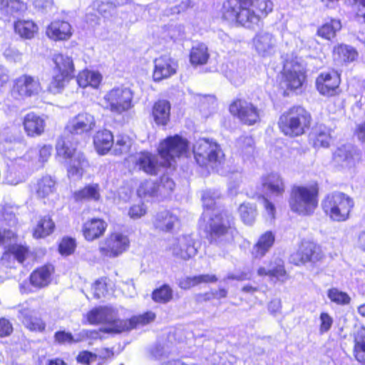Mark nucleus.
I'll return each mask as SVG.
<instances>
[{"label":"nucleus","instance_id":"obj_48","mask_svg":"<svg viewBox=\"0 0 365 365\" xmlns=\"http://www.w3.org/2000/svg\"><path fill=\"white\" fill-rule=\"evenodd\" d=\"M239 213L245 224L252 225L255 221L257 209L252 204L242 203L239 207Z\"/></svg>","mask_w":365,"mask_h":365},{"label":"nucleus","instance_id":"obj_1","mask_svg":"<svg viewBox=\"0 0 365 365\" xmlns=\"http://www.w3.org/2000/svg\"><path fill=\"white\" fill-rule=\"evenodd\" d=\"M163 159L158 161V157L149 152H140L134 157L135 168L150 175H157L161 167L171 165V160L176 157L185 154L188 150V142L178 135L168 136L160 142L158 148Z\"/></svg>","mask_w":365,"mask_h":365},{"label":"nucleus","instance_id":"obj_58","mask_svg":"<svg viewBox=\"0 0 365 365\" xmlns=\"http://www.w3.org/2000/svg\"><path fill=\"white\" fill-rule=\"evenodd\" d=\"M147 212V207L144 203L132 205L128 211V215L133 220H137L144 216Z\"/></svg>","mask_w":365,"mask_h":365},{"label":"nucleus","instance_id":"obj_8","mask_svg":"<svg viewBox=\"0 0 365 365\" xmlns=\"http://www.w3.org/2000/svg\"><path fill=\"white\" fill-rule=\"evenodd\" d=\"M192 150L195 161L200 166H210L219 172L217 167L222 164L224 154L216 142L200 138L194 144Z\"/></svg>","mask_w":365,"mask_h":365},{"label":"nucleus","instance_id":"obj_46","mask_svg":"<svg viewBox=\"0 0 365 365\" xmlns=\"http://www.w3.org/2000/svg\"><path fill=\"white\" fill-rule=\"evenodd\" d=\"M73 198L76 201H82L85 200H98L100 198L98 185H89L84 188L76 191L73 193Z\"/></svg>","mask_w":365,"mask_h":365},{"label":"nucleus","instance_id":"obj_3","mask_svg":"<svg viewBox=\"0 0 365 365\" xmlns=\"http://www.w3.org/2000/svg\"><path fill=\"white\" fill-rule=\"evenodd\" d=\"M212 215L207 212H204L202 217L204 220L209 218V227L212 240L219 243L228 244L233 247L232 242L234 240L236 229L233 216L227 211L217 212L212 210Z\"/></svg>","mask_w":365,"mask_h":365},{"label":"nucleus","instance_id":"obj_17","mask_svg":"<svg viewBox=\"0 0 365 365\" xmlns=\"http://www.w3.org/2000/svg\"><path fill=\"white\" fill-rule=\"evenodd\" d=\"M96 125V118L93 114L81 112L69 119L66 130L73 135H87L94 130Z\"/></svg>","mask_w":365,"mask_h":365},{"label":"nucleus","instance_id":"obj_15","mask_svg":"<svg viewBox=\"0 0 365 365\" xmlns=\"http://www.w3.org/2000/svg\"><path fill=\"white\" fill-rule=\"evenodd\" d=\"M230 111L247 125H253L259 119L257 108L245 100L238 99L232 102L230 106Z\"/></svg>","mask_w":365,"mask_h":365},{"label":"nucleus","instance_id":"obj_61","mask_svg":"<svg viewBox=\"0 0 365 365\" xmlns=\"http://www.w3.org/2000/svg\"><path fill=\"white\" fill-rule=\"evenodd\" d=\"M91 290L96 299L101 298L106 292V282L103 279L96 281L92 286Z\"/></svg>","mask_w":365,"mask_h":365},{"label":"nucleus","instance_id":"obj_10","mask_svg":"<svg viewBox=\"0 0 365 365\" xmlns=\"http://www.w3.org/2000/svg\"><path fill=\"white\" fill-rule=\"evenodd\" d=\"M53 61L55 64L54 74L49 89L53 93H58L74 76L75 68L72 58L66 54H55Z\"/></svg>","mask_w":365,"mask_h":365},{"label":"nucleus","instance_id":"obj_13","mask_svg":"<svg viewBox=\"0 0 365 365\" xmlns=\"http://www.w3.org/2000/svg\"><path fill=\"white\" fill-rule=\"evenodd\" d=\"M130 245L127 235L120 232H113L99 244V252L106 257L115 258L125 252Z\"/></svg>","mask_w":365,"mask_h":365},{"label":"nucleus","instance_id":"obj_42","mask_svg":"<svg viewBox=\"0 0 365 365\" xmlns=\"http://www.w3.org/2000/svg\"><path fill=\"white\" fill-rule=\"evenodd\" d=\"M52 147L44 145L39 150L36 148L30 149L24 155V159L27 161H33L38 158V167H41L51 156Z\"/></svg>","mask_w":365,"mask_h":365},{"label":"nucleus","instance_id":"obj_55","mask_svg":"<svg viewBox=\"0 0 365 365\" xmlns=\"http://www.w3.org/2000/svg\"><path fill=\"white\" fill-rule=\"evenodd\" d=\"M334 323L333 318L327 312H322L319 316V332L321 335L327 333Z\"/></svg>","mask_w":365,"mask_h":365},{"label":"nucleus","instance_id":"obj_63","mask_svg":"<svg viewBox=\"0 0 365 365\" xmlns=\"http://www.w3.org/2000/svg\"><path fill=\"white\" fill-rule=\"evenodd\" d=\"M178 285L181 289H188L191 287L198 285L196 277H186L179 279Z\"/></svg>","mask_w":365,"mask_h":365},{"label":"nucleus","instance_id":"obj_32","mask_svg":"<svg viewBox=\"0 0 365 365\" xmlns=\"http://www.w3.org/2000/svg\"><path fill=\"white\" fill-rule=\"evenodd\" d=\"M264 189L271 195H279L284 192L283 180L278 173H270L262 178Z\"/></svg>","mask_w":365,"mask_h":365},{"label":"nucleus","instance_id":"obj_64","mask_svg":"<svg viewBox=\"0 0 365 365\" xmlns=\"http://www.w3.org/2000/svg\"><path fill=\"white\" fill-rule=\"evenodd\" d=\"M13 331V327L10 322L4 318L0 319V337H4L10 335Z\"/></svg>","mask_w":365,"mask_h":365},{"label":"nucleus","instance_id":"obj_9","mask_svg":"<svg viewBox=\"0 0 365 365\" xmlns=\"http://www.w3.org/2000/svg\"><path fill=\"white\" fill-rule=\"evenodd\" d=\"M353 207L352 199L342 192L329 194L322 202L324 212L336 222L346 220Z\"/></svg>","mask_w":365,"mask_h":365},{"label":"nucleus","instance_id":"obj_36","mask_svg":"<svg viewBox=\"0 0 365 365\" xmlns=\"http://www.w3.org/2000/svg\"><path fill=\"white\" fill-rule=\"evenodd\" d=\"M55 229V224L50 216L46 215L38 219L33 229V236L36 239L44 238L50 235Z\"/></svg>","mask_w":365,"mask_h":365},{"label":"nucleus","instance_id":"obj_56","mask_svg":"<svg viewBox=\"0 0 365 365\" xmlns=\"http://www.w3.org/2000/svg\"><path fill=\"white\" fill-rule=\"evenodd\" d=\"M76 248V242L70 237L63 238L59 244L58 250L62 255L68 256L72 254Z\"/></svg>","mask_w":365,"mask_h":365},{"label":"nucleus","instance_id":"obj_22","mask_svg":"<svg viewBox=\"0 0 365 365\" xmlns=\"http://www.w3.org/2000/svg\"><path fill=\"white\" fill-rule=\"evenodd\" d=\"M154 63L153 77L155 81L168 78L176 73L177 63L170 56H160L155 60Z\"/></svg>","mask_w":365,"mask_h":365},{"label":"nucleus","instance_id":"obj_24","mask_svg":"<svg viewBox=\"0 0 365 365\" xmlns=\"http://www.w3.org/2000/svg\"><path fill=\"white\" fill-rule=\"evenodd\" d=\"M46 34L53 41H66L72 36V27L68 21L56 20L46 27Z\"/></svg>","mask_w":365,"mask_h":365},{"label":"nucleus","instance_id":"obj_59","mask_svg":"<svg viewBox=\"0 0 365 365\" xmlns=\"http://www.w3.org/2000/svg\"><path fill=\"white\" fill-rule=\"evenodd\" d=\"M254 140L250 136H242L237 141V146L243 152L250 153L252 150Z\"/></svg>","mask_w":365,"mask_h":365},{"label":"nucleus","instance_id":"obj_37","mask_svg":"<svg viewBox=\"0 0 365 365\" xmlns=\"http://www.w3.org/2000/svg\"><path fill=\"white\" fill-rule=\"evenodd\" d=\"M353 354L356 360L365 365V328L360 327L354 334Z\"/></svg>","mask_w":365,"mask_h":365},{"label":"nucleus","instance_id":"obj_14","mask_svg":"<svg viewBox=\"0 0 365 365\" xmlns=\"http://www.w3.org/2000/svg\"><path fill=\"white\" fill-rule=\"evenodd\" d=\"M88 322L91 324H107L108 327L105 328L107 334H118L121 331L115 330V327L118 324V322H122V319L118 318L116 311L111 307L104 306L98 307L91 309L87 314Z\"/></svg>","mask_w":365,"mask_h":365},{"label":"nucleus","instance_id":"obj_57","mask_svg":"<svg viewBox=\"0 0 365 365\" xmlns=\"http://www.w3.org/2000/svg\"><path fill=\"white\" fill-rule=\"evenodd\" d=\"M120 4L118 0H96L94 3V6L98 7V12L103 15L106 14L107 9L110 11Z\"/></svg>","mask_w":365,"mask_h":365},{"label":"nucleus","instance_id":"obj_27","mask_svg":"<svg viewBox=\"0 0 365 365\" xmlns=\"http://www.w3.org/2000/svg\"><path fill=\"white\" fill-rule=\"evenodd\" d=\"M24 127L29 136H39L44 132L45 119L34 113H29L24 118Z\"/></svg>","mask_w":365,"mask_h":365},{"label":"nucleus","instance_id":"obj_4","mask_svg":"<svg viewBox=\"0 0 365 365\" xmlns=\"http://www.w3.org/2000/svg\"><path fill=\"white\" fill-rule=\"evenodd\" d=\"M311 115L302 106H293L279 117L278 125L287 136L297 137L303 135L309 128Z\"/></svg>","mask_w":365,"mask_h":365},{"label":"nucleus","instance_id":"obj_26","mask_svg":"<svg viewBox=\"0 0 365 365\" xmlns=\"http://www.w3.org/2000/svg\"><path fill=\"white\" fill-rule=\"evenodd\" d=\"M276 43L275 38L268 32H259L253 38V44L256 51L263 56L272 53Z\"/></svg>","mask_w":365,"mask_h":365},{"label":"nucleus","instance_id":"obj_11","mask_svg":"<svg viewBox=\"0 0 365 365\" xmlns=\"http://www.w3.org/2000/svg\"><path fill=\"white\" fill-rule=\"evenodd\" d=\"M305 80V68L297 58L287 59L282 72L281 86L289 90L299 88Z\"/></svg>","mask_w":365,"mask_h":365},{"label":"nucleus","instance_id":"obj_51","mask_svg":"<svg viewBox=\"0 0 365 365\" xmlns=\"http://www.w3.org/2000/svg\"><path fill=\"white\" fill-rule=\"evenodd\" d=\"M327 297L332 302L339 305H347L351 301V298L347 293L336 288L329 289Z\"/></svg>","mask_w":365,"mask_h":365},{"label":"nucleus","instance_id":"obj_39","mask_svg":"<svg viewBox=\"0 0 365 365\" xmlns=\"http://www.w3.org/2000/svg\"><path fill=\"white\" fill-rule=\"evenodd\" d=\"M14 30L21 38L31 39L38 33V27L31 20H18L14 23Z\"/></svg>","mask_w":365,"mask_h":365},{"label":"nucleus","instance_id":"obj_60","mask_svg":"<svg viewBox=\"0 0 365 365\" xmlns=\"http://www.w3.org/2000/svg\"><path fill=\"white\" fill-rule=\"evenodd\" d=\"M55 339L60 344H72L79 341V338L74 339L71 333L66 331H58L55 334Z\"/></svg>","mask_w":365,"mask_h":365},{"label":"nucleus","instance_id":"obj_35","mask_svg":"<svg viewBox=\"0 0 365 365\" xmlns=\"http://www.w3.org/2000/svg\"><path fill=\"white\" fill-rule=\"evenodd\" d=\"M56 181L48 175L38 180L34 185V190L38 198H46L56 190Z\"/></svg>","mask_w":365,"mask_h":365},{"label":"nucleus","instance_id":"obj_45","mask_svg":"<svg viewBox=\"0 0 365 365\" xmlns=\"http://www.w3.org/2000/svg\"><path fill=\"white\" fill-rule=\"evenodd\" d=\"M356 56V51L347 45L341 44L334 48V58L339 61H353Z\"/></svg>","mask_w":365,"mask_h":365},{"label":"nucleus","instance_id":"obj_43","mask_svg":"<svg viewBox=\"0 0 365 365\" xmlns=\"http://www.w3.org/2000/svg\"><path fill=\"white\" fill-rule=\"evenodd\" d=\"M26 9V5L21 0H0V13L2 15L14 16Z\"/></svg>","mask_w":365,"mask_h":365},{"label":"nucleus","instance_id":"obj_28","mask_svg":"<svg viewBox=\"0 0 365 365\" xmlns=\"http://www.w3.org/2000/svg\"><path fill=\"white\" fill-rule=\"evenodd\" d=\"M107 223L99 218H92L86 221L83 226V234L88 241H93L103 235Z\"/></svg>","mask_w":365,"mask_h":365},{"label":"nucleus","instance_id":"obj_44","mask_svg":"<svg viewBox=\"0 0 365 365\" xmlns=\"http://www.w3.org/2000/svg\"><path fill=\"white\" fill-rule=\"evenodd\" d=\"M355 153L356 150L352 145H343L335 152L334 158L336 162L341 163L342 165L350 167L354 164Z\"/></svg>","mask_w":365,"mask_h":365},{"label":"nucleus","instance_id":"obj_16","mask_svg":"<svg viewBox=\"0 0 365 365\" xmlns=\"http://www.w3.org/2000/svg\"><path fill=\"white\" fill-rule=\"evenodd\" d=\"M54 268L51 264L44 265L34 271L30 275V282H23L20 284L21 293L33 292L32 287L40 289L48 286L51 281V275Z\"/></svg>","mask_w":365,"mask_h":365},{"label":"nucleus","instance_id":"obj_12","mask_svg":"<svg viewBox=\"0 0 365 365\" xmlns=\"http://www.w3.org/2000/svg\"><path fill=\"white\" fill-rule=\"evenodd\" d=\"M16 240V234L14 230L4 229L0 230V245H4L6 249L1 257V262L7 264L10 258L16 259L18 262L23 263L29 253L28 247L14 243Z\"/></svg>","mask_w":365,"mask_h":365},{"label":"nucleus","instance_id":"obj_34","mask_svg":"<svg viewBox=\"0 0 365 365\" xmlns=\"http://www.w3.org/2000/svg\"><path fill=\"white\" fill-rule=\"evenodd\" d=\"M152 114L158 125H165L170 114V104L166 100H159L153 106Z\"/></svg>","mask_w":365,"mask_h":365},{"label":"nucleus","instance_id":"obj_2","mask_svg":"<svg viewBox=\"0 0 365 365\" xmlns=\"http://www.w3.org/2000/svg\"><path fill=\"white\" fill-rule=\"evenodd\" d=\"M273 9L270 0H227L223 4L222 17L229 23L250 28Z\"/></svg>","mask_w":365,"mask_h":365},{"label":"nucleus","instance_id":"obj_62","mask_svg":"<svg viewBox=\"0 0 365 365\" xmlns=\"http://www.w3.org/2000/svg\"><path fill=\"white\" fill-rule=\"evenodd\" d=\"M96 355L93 354L89 351H82L78 355L77 360L78 362L82 363L84 365H90V364L96 360Z\"/></svg>","mask_w":365,"mask_h":365},{"label":"nucleus","instance_id":"obj_47","mask_svg":"<svg viewBox=\"0 0 365 365\" xmlns=\"http://www.w3.org/2000/svg\"><path fill=\"white\" fill-rule=\"evenodd\" d=\"M341 28V24L339 20L331 19L330 22L323 24L318 29L317 34L327 40L334 38L336 33Z\"/></svg>","mask_w":365,"mask_h":365},{"label":"nucleus","instance_id":"obj_20","mask_svg":"<svg viewBox=\"0 0 365 365\" xmlns=\"http://www.w3.org/2000/svg\"><path fill=\"white\" fill-rule=\"evenodd\" d=\"M322 257V255L314 243L309 242H302L299 250L290 257V262L296 265L303 264L307 262H317Z\"/></svg>","mask_w":365,"mask_h":365},{"label":"nucleus","instance_id":"obj_53","mask_svg":"<svg viewBox=\"0 0 365 365\" xmlns=\"http://www.w3.org/2000/svg\"><path fill=\"white\" fill-rule=\"evenodd\" d=\"M159 195L165 197L168 196L175 187L174 181L168 175H163L160 185H157Z\"/></svg>","mask_w":365,"mask_h":365},{"label":"nucleus","instance_id":"obj_6","mask_svg":"<svg viewBox=\"0 0 365 365\" xmlns=\"http://www.w3.org/2000/svg\"><path fill=\"white\" fill-rule=\"evenodd\" d=\"M134 93L126 86H115L107 91L100 101L101 106L115 115H122L134 107Z\"/></svg>","mask_w":365,"mask_h":365},{"label":"nucleus","instance_id":"obj_33","mask_svg":"<svg viewBox=\"0 0 365 365\" xmlns=\"http://www.w3.org/2000/svg\"><path fill=\"white\" fill-rule=\"evenodd\" d=\"M274 235L270 232L267 231L262 234L257 242L254 245L252 250V255L255 258H262L272 247L274 242Z\"/></svg>","mask_w":365,"mask_h":365},{"label":"nucleus","instance_id":"obj_7","mask_svg":"<svg viewBox=\"0 0 365 365\" xmlns=\"http://www.w3.org/2000/svg\"><path fill=\"white\" fill-rule=\"evenodd\" d=\"M56 148L57 155L68 160V176L73 180L81 179L89 167L88 161L83 153L68 146V143L63 139L58 140Z\"/></svg>","mask_w":365,"mask_h":365},{"label":"nucleus","instance_id":"obj_52","mask_svg":"<svg viewBox=\"0 0 365 365\" xmlns=\"http://www.w3.org/2000/svg\"><path fill=\"white\" fill-rule=\"evenodd\" d=\"M173 297V291L168 285H163L153 291L152 297L156 302L165 303Z\"/></svg>","mask_w":365,"mask_h":365},{"label":"nucleus","instance_id":"obj_54","mask_svg":"<svg viewBox=\"0 0 365 365\" xmlns=\"http://www.w3.org/2000/svg\"><path fill=\"white\" fill-rule=\"evenodd\" d=\"M220 194L217 191L214 190H205L202 195V201L203 207L207 208L209 213V210H212L215 205L216 199L219 198Z\"/></svg>","mask_w":365,"mask_h":365},{"label":"nucleus","instance_id":"obj_40","mask_svg":"<svg viewBox=\"0 0 365 365\" xmlns=\"http://www.w3.org/2000/svg\"><path fill=\"white\" fill-rule=\"evenodd\" d=\"M210 57L208 49L205 43H199L192 46L190 52V61L193 66L205 64Z\"/></svg>","mask_w":365,"mask_h":365},{"label":"nucleus","instance_id":"obj_49","mask_svg":"<svg viewBox=\"0 0 365 365\" xmlns=\"http://www.w3.org/2000/svg\"><path fill=\"white\" fill-rule=\"evenodd\" d=\"M137 192L140 197L146 200L159 195L157 184L151 180L141 182Z\"/></svg>","mask_w":365,"mask_h":365},{"label":"nucleus","instance_id":"obj_5","mask_svg":"<svg viewBox=\"0 0 365 365\" xmlns=\"http://www.w3.org/2000/svg\"><path fill=\"white\" fill-rule=\"evenodd\" d=\"M318 193L317 185L294 186L289 199L291 210L301 216L312 215L318 205Z\"/></svg>","mask_w":365,"mask_h":365},{"label":"nucleus","instance_id":"obj_18","mask_svg":"<svg viewBox=\"0 0 365 365\" xmlns=\"http://www.w3.org/2000/svg\"><path fill=\"white\" fill-rule=\"evenodd\" d=\"M169 250L174 256L184 260L193 257L197 252L196 244L190 235H182L174 239Z\"/></svg>","mask_w":365,"mask_h":365},{"label":"nucleus","instance_id":"obj_19","mask_svg":"<svg viewBox=\"0 0 365 365\" xmlns=\"http://www.w3.org/2000/svg\"><path fill=\"white\" fill-rule=\"evenodd\" d=\"M13 90L20 97L24 98L38 95L42 88L38 78L25 74L14 81Z\"/></svg>","mask_w":365,"mask_h":365},{"label":"nucleus","instance_id":"obj_21","mask_svg":"<svg viewBox=\"0 0 365 365\" xmlns=\"http://www.w3.org/2000/svg\"><path fill=\"white\" fill-rule=\"evenodd\" d=\"M339 83V75L334 71L323 72L316 80L317 89L324 96L334 95Z\"/></svg>","mask_w":365,"mask_h":365},{"label":"nucleus","instance_id":"obj_29","mask_svg":"<svg viewBox=\"0 0 365 365\" xmlns=\"http://www.w3.org/2000/svg\"><path fill=\"white\" fill-rule=\"evenodd\" d=\"M178 217L173 212L163 210L155 215L153 225L157 230L169 232L178 223Z\"/></svg>","mask_w":365,"mask_h":365},{"label":"nucleus","instance_id":"obj_25","mask_svg":"<svg viewBox=\"0 0 365 365\" xmlns=\"http://www.w3.org/2000/svg\"><path fill=\"white\" fill-rule=\"evenodd\" d=\"M156 315L154 312L149 311L142 314L134 316L129 320H123L118 322L117 326L114 328L116 331H125L131 329L138 328L147 325L155 319Z\"/></svg>","mask_w":365,"mask_h":365},{"label":"nucleus","instance_id":"obj_30","mask_svg":"<svg viewBox=\"0 0 365 365\" xmlns=\"http://www.w3.org/2000/svg\"><path fill=\"white\" fill-rule=\"evenodd\" d=\"M257 274L260 277L268 276L272 279H275L282 282L287 279L286 271L280 259L271 262L267 267H260L257 269Z\"/></svg>","mask_w":365,"mask_h":365},{"label":"nucleus","instance_id":"obj_23","mask_svg":"<svg viewBox=\"0 0 365 365\" xmlns=\"http://www.w3.org/2000/svg\"><path fill=\"white\" fill-rule=\"evenodd\" d=\"M18 318L23 324L31 331H41L45 329V324L37 317L36 312L28 304H23L19 308Z\"/></svg>","mask_w":365,"mask_h":365},{"label":"nucleus","instance_id":"obj_50","mask_svg":"<svg viewBox=\"0 0 365 365\" xmlns=\"http://www.w3.org/2000/svg\"><path fill=\"white\" fill-rule=\"evenodd\" d=\"M113 152L115 155L127 153L131 146V140L126 135H117L115 142L113 141Z\"/></svg>","mask_w":365,"mask_h":365},{"label":"nucleus","instance_id":"obj_31","mask_svg":"<svg viewBox=\"0 0 365 365\" xmlns=\"http://www.w3.org/2000/svg\"><path fill=\"white\" fill-rule=\"evenodd\" d=\"M93 143L98 154L106 155L113 145V135L108 130H99L93 137Z\"/></svg>","mask_w":365,"mask_h":365},{"label":"nucleus","instance_id":"obj_41","mask_svg":"<svg viewBox=\"0 0 365 365\" xmlns=\"http://www.w3.org/2000/svg\"><path fill=\"white\" fill-rule=\"evenodd\" d=\"M102 81V76L98 72L85 70L80 72L77 76L79 86L86 88L91 86L97 88Z\"/></svg>","mask_w":365,"mask_h":365},{"label":"nucleus","instance_id":"obj_38","mask_svg":"<svg viewBox=\"0 0 365 365\" xmlns=\"http://www.w3.org/2000/svg\"><path fill=\"white\" fill-rule=\"evenodd\" d=\"M331 130L324 125H317L312 131L310 138L315 148H327L331 140Z\"/></svg>","mask_w":365,"mask_h":365}]
</instances>
